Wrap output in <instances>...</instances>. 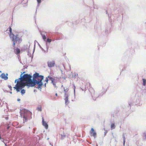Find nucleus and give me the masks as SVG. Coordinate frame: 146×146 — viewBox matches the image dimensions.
<instances>
[{"instance_id":"nucleus-1","label":"nucleus","mask_w":146,"mask_h":146,"mask_svg":"<svg viewBox=\"0 0 146 146\" xmlns=\"http://www.w3.org/2000/svg\"><path fill=\"white\" fill-rule=\"evenodd\" d=\"M23 80L27 84V86L28 87H34L36 85H38L37 88L41 91V87L43 85L42 80L44 79V76L42 75H40L39 74L36 72L33 76L27 74L23 75Z\"/></svg>"},{"instance_id":"nucleus-2","label":"nucleus","mask_w":146,"mask_h":146,"mask_svg":"<svg viewBox=\"0 0 146 146\" xmlns=\"http://www.w3.org/2000/svg\"><path fill=\"white\" fill-rule=\"evenodd\" d=\"M90 83H88L86 84L84 89L81 88L82 90L86 91L87 89L91 93L92 98L94 100H96V98L102 96L104 94L107 90V86H102V89L100 93H98L97 92H95L92 88L90 87Z\"/></svg>"},{"instance_id":"nucleus-3","label":"nucleus","mask_w":146,"mask_h":146,"mask_svg":"<svg viewBox=\"0 0 146 146\" xmlns=\"http://www.w3.org/2000/svg\"><path fill=\"white\" fill-rule=\"evenodd\" d=\"M32 113L29 110L24 109L20 113V115L23 118V123H25L32 118Z\"/></svg>"},{"instance_id":"nucleus-4","label":"nucleus","mask_w":146,"mask_h":146,"mask_svg":"<svg viewBox=\"0 0 146 146\" xmlns=\"http://www.w3.org/2000/svg\"><path fill=\"white\" fill-rule=\"evenodd\" d=\"M13 35L12 38V41L13 42V46L14 48L15 47V44L17 43V41L18 44H19L22 41V39L21 38L18 37V35Z\"/></svg>"},{"instance_id":"nucleus-5","label":"nucleus","mask_w":146,"mask_h":146,"mask_svg":"<svg viewBox=\"0 0 146 146\" xmlns=\"http://www.w3.org/2000/svg\"><path fill=\"white\" fill-rule=\"evenodd\" d=\"M16 86L21 88V90L24 88L25 86H27V84L25 82H20L19 84H17Z\"/></svg>"},{"instance_id":"nucleus-6","label":"nucleus","mask_w":146,"mask_h":146,"mask_svg":"<svg viewBox=\"0 0 146 146\" xmlns=\"http://www.w3.org/2000/svg\"><path fill=\"white\" fill-rule=\"evenodd\" d=\"M30 45L28 46L27 45L24 46L21 48V50L22 51H24L25 50H26L28 52V55H29V48Z\"/></svg>"},{"instance_id":"nucleus-7","label":"nucleus","mask_w":146,"mask_h":146,"mask_svg":"<svg viewBox=\"0 0 146 146\" xmlns=\"http://www.w3.org/2000/svg\"><path fill=\"white\" fill-rule=\"evenodd\" d=\"M46 41V49H47L46 52H47L48 51V49L49 48V46H48V43H50V42H51L52 41V40H51V38H49L48 37V38H47L46 39V41Z\"/></svg>"},{"instance_id":"nucleus-8","label":"nucleus","mask_w":146,"mask_h":146,"mask_svg":"<svg viewBox=\"0 0 146 146\" xmlns=\"http://www.w3.org/2000/svg\"><path fill=\"white\" fill-rule=\"evenodd\" d=\"M8 76V74L6 73L5 74V73H3L1 74L0 75V77L1 78L5 80H7L8 78L7 77Z\"/></svg>"},{"instance_id":"nucleus-9","label":"nucleus","mask_w":146,"mask_h":146,"mask_svg":"<svg viewBox=\"0 0 146 146\" xmlns=\"http://www.w3.org/2000/svg\"><path fill=\"white\" fill-rule=\"evenodd\" d=\"M48 66L49 68L54 67L55 64V62L54 61H48L47 62Z\"/></svg>"},{"instance_id":"nucleus-10","label":"nucleus","mask_w":146,"mask_h":146,"mask_svg":"<svg viewBox=\"0 0 146 146\" xmlns=\"http://www.w3.org/2000/svg\"><path fill=\"white\" fill-rule=\"evenodd\" d=\"M57 33H51L48 35V37L50 38H53L54 37H57Z\"/></svg>"},{"instance_id":"nucleus-11","label":"nucleus","mask_w":146,"mask_h":146,"mask_svg":"<svg viewBox=\"0 0 146 146\" xmlns=\"http://www.w3.org/2000/svg\"><path fill=\"white\" fill-rule=\"evenodd\" d=\"M39 32L41 35L42 36L43 39L44 41H46V38L45 34L46 33H45L44 32H41V31H40Z\"/></svg>"},{"instance_id":"nucleus-12","label":"nucleus","mask_w":146,"mask_h":146,"mask_svg":"<svg viewBox=\"0 0 146 146\" xmlns=\"http://www.w3.org/2000/svg\"><path fill=\"white\" fill-rule=\"evenodd\" d=\"M90 133L93 136L94 138L96 137V132L94 131V129L93 128H91V131H90Z\"/></svg>"},{"instance_id":"nucleus-13","label":"nucleus","mask_w":146,"mask_h":146,"mask_svg":"<svg viewBox=\"0 0 146 146\" xmlns=\"http://www.w3.org/2000/svg\"><path fill=\"white\" fill-rule=\"evenodd\" d=\"M135 98L133 100L132 98V100L131 102H129L128 104L130 107H131V106L133 105H134V103L135 102V101H136L137 98L136 97V95H135Z\"/></svg>"},{"instance_id":"nucleus-14","label":"nucleus","mask_w":146,"mask_h":146,"mask_svg":"<svg viewBox=\"0 0 146 146\" xmlns=\"http://www.w3.org/2000/svg\"><path fill=\"white\" fill-rule=\"evenodd\" d=\"M63 38V35L61 33H58L57 35V37L56 38V40H58L60 39H62Z\"/></svg>"},{"instance_id":"nucleus-15","label":"nucleus","mask_w":146,"mask_h":146,"mask_svg":"<svg viewBox=\"0 0 146 146\" xmlns=\"http://www.w3.org/2000/svg\"><path fill=\"white\" fill-rule=\"evenodd\" d=\"M42 125L45 127L46 129H47L48 127V125L47 123L44 121L43 117H42Z\"/></svg>"},{"instance_id":"nucleus-16","label":"nucleus","mask_w":146,"mask_h":146,"mask_svg":"<svg viewBox=\"0 0 146 146\" xmlns=\"http://www.w3.org/2000/svg\"><path fill=\"white\" fill-rule=\"evenodd\" d=\"M69 96H64V100L65 101V104L66 105H68L70 102L68 100V97Z\"/></svg>"},{"instance_id":"nucleus-17","label":"nucleus","mask_w":146,"mask_h":146,"mask_svg":"<svg viewBox=\"0 0 146 146\" xmlns=\"http://www.w3.org/2000/svg\"><path fill=\"white\" fill-rule=\"evenodd\" d=\"M111 25H109V26L106 28L105 31V33L106 34H108L110 32V28Z\"/></svg>"},{"instance_id":"nucleus-18","label":"nucleus","mask_w":146,"mask_h":146,"mask_svg":"<svg viewBox=\"0 0 146 146\" xmlns=\"http://www.w3.org/2000/svg\"><path fill=\"white\" fill-rule=\"evenodd\" d=\"M105 12H106V13L108 15L109 20L110 21L111 19V18H110H110L111 17V13L110 12H109V10H106Z\"/></svg>"},{"instance_id":"nucleus-19","label":"nucleus","mask_w":146,"mask_h":146,"mask_svg":"<svg viewBox=\"0 0 146 146\" xmlns=\"http://www.w3.org/2000/svg\"><path fill=\"white\" fill-rule=\"evenodd\" d=\"M15 53L17 55L19 54L20 53V50L18 48H16L14 50Z\"/></svg>"},{"instance_id":"nucleus-20","label":"nucleus","mask_w":146,"mask_h":146,"mask_svg":"<svg viewBox=\"0 0 146 146\" xmlns=\"http://www.w3.org/2000/svg\"><path fill=\"white\" fill-rule=\"evenodd\" d=\"M23 74L22 73L20 76V77L17 80L19 81V82H24L23 80Z\"/></svg>"},{"instance_id":"nucleus-21","label":"nucleus","mask_w":146,"mask_h":146,"mask_svg":"<svg viewBox=\"0 0 146 146\" xmlns=\"http://www.w3.org/2000/svg\"><path fill=\"white\" fill-rule=\"evenodd\" d=\"M68 88H66L65 89L64 87V96H69V94L68 93Z\"/></svg>"},{"instance_id":"nucleus-22","label":"nucleus","mask_w":146,"mask_h":146,"mask_svg":"<svg viewBox=\"0 0 146 146\" xmlns=\"http://www.w3.org/2000/svg\"><path fill=\"white\" fill-rule=\"evenodd\" d=\"M48 78L49 79V80L51 81V83H53L54 81L55 82L56 81V79L53 78L52 77L50 76H48Z\"/></svg>"},{"instance_id":"nucleus-23","label":"nucleus","mask_w":146,"mask_h":146,"mask_svg":"<svg viewBox=\"0 0 146 146\" xmlns=\"http://www.w3.org/2000/svg\"><path fill=\"white\" fill-rule=\"evenodd\" d=\"M110 127L111 130H113L115 128V125L114 122L111 123Z\"/></svg>"},{"instance_id":"nucleus-24","label":"nucleus","mask_w":146,"mask_h":146,"mask_svg":"<svg viewBox=\"0 0 146 146\" xmlns=\"http://www.w3.org/2000/svg\"><path fill=\"white\" fill-rule=\"evenodd\" d=\"M14 89L16 90L17 92H19L20 91V90H21V88H20L17 86H16V85H15V87H14Z\"/></svg>"},{"instance_id":"nucleus-25","label":"nucleus","mask_w":146,"mask_h":146,"mask_svg":"<svg viewBox=\"0 0 146 146\" xmlns=\"http://www.w3.org/2000/svg\"><path fill=\"white\" fill-rule=\"evenodd\" d=\"M61 139L62 140L64 139L66 136V135L64 134V133H63V134H61Z\"/></svg>"},{"instance_id":"nucleus-26","label":"nucleus","mask_w":146,"mask_h":146,"mask_svg":"<svg viewBox=\"0 0 146 146\" xmlns=\"http://www.w3.org/2000/svg\"><path fill=\"white\" fill-rule=\"evenodd\" d=\"M21 94H23L25 93V90L24 89H22L21 90Z\"/></svg>"},{"instance_id":"nucleus-27","label":"nucleus","mask_w":146,"mask_h":146,"mask_svg":"<svg viewBox=\"0 0 146 146\" xmlns=\"http://www.w3.org/2000/svg\"><path fill=\"white\" fill-rule=\"evenodd\" d=\"M36 110H38V111H42V108L41 107H38L37 108Z\"/></svg>"},{"instance_id":"nucleus-28","label":"nucleus","mask_w":146,"mask_h":146,"mask_svg":"<svg viewBox=\"0 0 146 146\" xmlns=\"http://www.w3.org/2000/svg\"><path fill=\"white\" fill-rule=\"evenodd\" d=\"M143 85L144 86H145L146 85V80L145 79H143Z\"/></svg>"},{"instance_id":"nucleus-29","label":"nucleus","mask_w":146,"mask_h":146,"mask_svg":"<svg viewBox=\"0 0 146 146\" xmlns=\"http://www.w3.org/2000/svg\"><path fill=\"white\" fill-rule=\"evenodd\" d=\"M56 80L55 81V82H54L53 83H52L54 86V87L55 88H57V87L56 86Z\"/></svg>"},{"instance_id":"nucleus-30","label":"nucleus","mask_w":146,"mask_h":146,"mask_svg":"<svg viewBox=\"0 0 146 146\" xmlns=\"http://www.w3.org/2000/svg\"><path fill=\"white\" fill-rule=\"evenodd\" d=\"M94 9H98V6L96 5H94Z\"/></svg>"},{"instance_id":"nucleus-31","label":"nucleus","mask_w":146,"mask_h":146,"mask_svg":"<svg viewBox=\"0 0 146 146\" xmlns=\"http://www.w3.org/2000/svg\"><path fill=\"white\" fill-rule=\"evenodd\" d=\"M37 1V2L38 5H39V4H40L41 2V0H36Z\"/></svg>"},{"instance_id":"nucleus-32","label":"nucleus","mask_w":146,"mask_h":146,"mask_svg":"<svg viewBox=\"0 0 146 146\" xmlns=\"http://www.w3.org/2000/svg\"><path fill=\"white\" fill-rule=\"evenodd\" d=\"M39 46L40 47V48L41 49V50L43 51H44V52H45L46 51L44 50L41 47V46H40V45L39 44Z\"/></svg>"},{"instance_id":"nucleus-33","label":"nucleus","mask_w":146,"mask_h":146,"mask_svg":"<svg viewBox=\"0 0 146 146\" xmlns=\"http://www.w3.org/2000/svg\"><path fill=\"white\" fill-rule=\"evenodd\" d=\"M56 37H54V38H51V40H52V41H55V40H56Z\"/></svg>"},{"instance_id":"nucleus-34","label":"nucleus","mask_w":146,"mask_h":146,"mask_svg":"<svg viewBox=\"0 0 146 146\" xmlns=\"http://www.w3.org/2000/svg\"><path fill=\"white\" fill-rule=\"evenodd\" d=\"M143 137L145 139H146V134L144 133L143 134Z\"/></svg>"},{"instance_id":"nucleus-35","label":"nucleus","mask_w":146,"mask_h":146,"mask_svg":"<svg viewBox=\"0 0 146 146\" xmlns=\"http://www.w3.org/2000/svg\"><path fill=\"white\" fill-rule=\"evenodd\" d=\"M9 31L10 33H12V29L11 27H9Z\"/></svg>"},{"instance_id":"nucleus-36","label":"nucleus","mask_w":146,"mask_h":146,"mask_svg":"<svg viewBox=\"0 0 146 146\" xmlns=\"http://www.w3.org/2000/svg\"><path fill=\"white\" fill-rule=\"evenodd\" d=\"M122 136L123 138V141H124V140H125V135L124 133L123 134Z\"/></svg>"},{"instance_id":"nucleus-37","label":"nucleus","mask_w":146,"mask_h":146,"mask_svg":"<svg viewBox=\"0 0 146 146\" xmlns=\"http://www.w3.org/2000/svg\"><path fill=\"white\" fill-rule=\"evenodd\" d=\"M48 77H46V80H45V81L46 82V83H48Z\"/></svg>"},{"instance_id":"nucleus-38","label":"nucleus","mask_w":146,"mask_h":146,"mask_svg":"<svg viewBox=\"0 0 146 146\" xmlns=\"http://www.w3.org/2000/svg\"><path fill=\"white\" fill-rule=\"evenodd\" d=\"M16 82L17 83V84H19L20 82L19 81L17 80V79H16L15 80V82L16 83Z\"/></svg>"},{"instance_id":"nucleus-39","label":"nucleus","mask_w":146,"mask_h":146,"mask_svg":"<svg viewBox=\"0 0 146 146\" xmlns=\"http://www.w3.org/2000/svg\"><path fill=\"white\" fill-rule=\"evenodd\" d=\"M112 137H113V138H114V139H115V141H116V137H115L114 136V135H113V133H112Z\"/></svg>"},{"instance_id":"nucleus-40","label":"nucleus","mask_w":146,"mask_h":146,"mask_svg":"<svg viewBox=\"0 0 146 146\" xmlns=\"http://www.w3.org/2000/svg\"><path fill=\"white\" fill-rule=\"evenodd\" d=\"M8 87L11 90H12V87L10 85H8Z\"/></svg>"},{"instance_id":"nucleus-41","label":"nucleus","mask_w":146,"mask_h":146,"mask_svg":"<svg viewBox=\"0 0 146 146\" xmlns=\"http://www.w3.org/2000/svg\"><path fill=\"white\" fill-rule=\"evenodd\" d=\"M107 133V131H105L104 132V136H105Z\"/></svg>"},{"instance_id":"nucleus-42","label":"nucleus","mask_w":146,"mask_h":146,"mask_svg":"<svg viewBox=\"0 0 146 146\" xmlns=\"http://www.w3.org/2000/svg\"><path fill=\"white\" fill-rule=\"evenodd\" d=\"M125 140H124V141H123V146H125Z\"/></svg>"},{"instance_id":"nucleus-43","label":"nucleus","mask_w":146,"mask_h":146,"mask_svg":"<svg viewBox=\"0 0 146 146\" xmlns=\"http://www.w3.org/2000/svg\"><path fill=\"white\" fill-rule=\"evenodd\" d=\"M10 128V126H8L7 127V130H8Z\"/></svg>"},{"instance_id":"nucleus-44","label":"nucleus","mask_w":146,"mask_h":146,"mask_svg":"<svg viewBox=\"0 0 146 146\" xmlns=\"http://www.w3.org/2000/svg\"><path fill=\"white\" fill-rule=\"evenodd\" d=\"M74 98H75V89H74Z\"/></svg>"},{"instance_id":"nucleus-45","label":"nucleus","mask_w":146,"mask_h":146,"mask_svg":"<svg viewBox=\"0 0 146 146\" xmlns=\"http://www.w3.org/2000/svg\"><path fill=\"white\" fill-rule=\"evenodd\" d=\"M120 17L121 19H122V17H123V16H121V15H120Z\"/></svg>"},{"instance_id":"nucleus-46","label":"nucleus","mask_w":146,"mask_h":146,"mask_svg":"<svg viewBox=\"0 0 146 146\" xmlns=\"http://www.w3.org/2000/svg\"><path fill=\"white\" fill-rule=\"evenodd\" d=\"M46 83H45V84H44V85H43L45 87H46Z\"/></svg>"},{"instance_id":"nucleus-47","label":"nucleus","mask_w":146,"mask_h":146,"mask_svg":"<svg viewBox=\"0 0 146 146\" xmlns=\"http://www.w3.org/2000/svg\"><path fill=\"white\" fill-rule=\"evenodd\" d=\"M36 129L35 128H33V130H34V132H33V133H35V131L36 130Z\"/></svg>"},{"instance_id":"nucleus-48","label":"nucleus","mask_w":146,"mask_h":146,"mask_svg":"<svg viewBox=\"0 0 146 146\" xmlns=\"http://www.w3.org/2000/svg\"><path fill=\"white\" fill-rule=\"evenodd\" d=\"M60 70L61 71V73L62 74H63V71L62 70L60 69Z\"/></svg>"},{"instance_id":"nucleus-49","label":"nucleus","mask_w":146,"mask_h":146,"mask_svg":"<svg viewBox=\"0 0 146 146\" xmlns=\"http://www.w3.org/2000/svg\"><path fill=\"white\" fill-rule=\"evenodd\" d=\"M21 100L19 98H18L17 99V101H20Z\"/></svg>"},{"instance_id":"nucleus-50","label":"nucleus","mask_w":146,"mask_h":146,"mask_svg":"<svg viewBox=\"0 0 146 146\" xmlns=\"http://www.w3.org/2000/svg\"><path fill=\"white\" fill-rule=\"evenodd\" d=\"M4 143V144H5V146H7V143Z\"/></svg>"},{"instance_id":"nucleus-51","label":"nucleus","mask_w":146,"mask_h":146,"mask_svg":"<svg viewBox=\"0 0 146 146\" xmlns=\"http://www.w3.org/2000/svg\"><path fill=\"white\" fill-rule=\"evenodd\" d=\"M5 118L7 120L8 119V117H6Z\"/></svg>"},{"instance_id":"nucleus-52","label":"nucleus","mask_w":146,"mask_h":146,"mask_svg":"<svg viewBox=\"0 0 146 146\" xmlns=\"http://www.w3.org/2000/svg\"><path fill=\"white\" fill-rule=\"evenodd\" d=\"M50 145H51L52 146H53V145H52L50 143Z\"/></svg>"},{"instance_id":"nucleus-53","label":"nucleus","mask_w":146,"mask_h":146,"mask_svg":"<svg viewBox=\"0 0 146 146\" xmlns=\"http://www.w3.org/2000/svg\"><path fill=\"white\" fill-rule=\"evenodd\" d=\"M55 95H56V96H57V93H56V94H55Z\"/></svg>"},{"instance_id":"nucleus-54","label":"nucleus","mask_w":146,"mask_h":146,"mask_svg":"<svg viewBox=\"0 0 146 146\" xmlns=\"http://www.w3.org/2000/svg\"><path fill=\"white\" fill-rule=\"evenodd\" d=\"M63 66L64 67V68H65V67H64V65H63Z\"/></svg>"},{"instance_id":"nucleus-55","label":"nucleus","mask_w":146,"mask_h":146,"mask_svg":"<svg viewBox=\"0 0 146 146\" xmlns=\"http://www.w3.org/2000/svg\"><path fill=\"white\" fill-rule=\"evenodd\" d=\"M72 100V101H74V100Z\"/></svg>"},{"instance_id":"nucleus-56","label":"nucleus","mask_w":146,"mask_h":146,"mask_svg":"<svg viewBox=\"0 0 146 146\" xmlns=\"http://www.w3.org/2000/svg\"><path fill=\"white\" fill-rule=\"evenodd\" d=\"M35 48H34V50H35Z\"/></svg>"},{"instance_id":"nucleus-57","label":"nucleus","mask_w":146,"mask_h":146,"mask_svg":"<svg viewBox=\"0 0 146 146\" xmlns=\"http://www.w3.org/2000/svg\"><path fill=\"white\" fill-rule=\"evenodd\" d=\"M26 0V3H27V0Z\"/></svg>"},{"instance_id":"nucleus-58","label":"nucleus","mask_w":146,"mask_h":146,"mask_svg":"<svg viewBox=\"0 0 146 146\" xmlns=\"http://www.w3.org/2000/svg\"><path fill=\"white\" fill-rule=\"evenodd\" d=\"M10 93L11 94H12V92H10Z\"/></svg>"},{"instance_id":"nucleus-59","label":"nucleus","mask_w":146,"mask_h":146,"mask_svg":"<svg viewBox=\"0 0 146 146\" xmlns=\"http://www.w3.org/2000/svg\"><path fill=\"white\" fill-rule=\"evenodd\" d=\"M77 23H77H76V24H77V23Z\"/></svg>"},{"instance_id":"nucleus-60","label":"nucleus","mask_w":146,"mask_h":146,"mask_svg":"<svg viewBox=\"0 0 146 146\" xmlns=\"http://www.w3.org/2000/svg\"><path fill=\"white\" fill-rule=\"evenodd\" d=\"M1 72V71H0V72Z\"/></svg>"}]
</instances>
